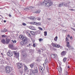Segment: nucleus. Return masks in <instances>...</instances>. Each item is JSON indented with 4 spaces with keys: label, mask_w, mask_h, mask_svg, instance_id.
Listing matches in <instances>:
<instances>
[{
    "label": "nucleus",
    "mask_w": 75,
    "mask_h": 75,
    "mask_svg": "<svg viewBox=\"0 0 75 75\" xmlns=\"http://www.w3.org/2000/svg\"><path fill=\"white\" fill-rule=\"evenodd\" d=\"M33 26H29L28 27V28H30V29H31V30H32V29H33Z\"/></svg>",
    "instance_id": "obj_33"
},
{
    "label": "nucleus",
    "mask_w": 75,
    "mask_h": 75,
    "mask_svg": "<svg viewBox=\"0 0 75 75\" xmlns=\"http://www.w3.org/2000/svg\"><path fill=\"white\" fill-rule=\"evenodd\" d=\"M36 25H41V23L40 22H38V23H36Z\"/></svg>",
    "instance_id": "obj_27"
},
{
    "label": "nucleus",
    "mask_w": 75,
    "mask_h": 75,
    "mask_svg": "<svg viewBox=\"0 0 75 75\" xmlns=\"http://www.w3.org/2000/svg\"><path fill=\"white\" fill-rule=\"evenodd\" d=\"M36 45H35V44L34 43L33 44V47H36Z\"/></svg>",
    "instance_id": "obj_44"
},
{
    "label": "nucleus",
    "mask_w": 75,
    "mask_h": 75,
    "mask_svg": "<svg viewBox=\"0 0 75 75\" xmlns=\"http://www.w3.org/2000/svg\"><path fill=\"white\" fill-rule=\"evenodd\" d=\"M39 42H41V41H43V39L42 38H40L39 39Z\"/></svg>",
    "instance_id": "obj_32"
},
{
    "label": "nucleus",
    "mask_w": 75,
    "mask_h": 75,
    "mask_svg": "<svg viewBox=\"0 0 75 75\" xmlns=\"http://www.w3.org/2000/svg\"><path fill=\"white\" fill-rule=\"evenodd\" d=\"M67 58L65 57L63 58V62H64V63H65V62H66V60H67Z\"/></svg>",
    "instance_id": "obj_21"
},
{
    "label": "nucleus",
    "mask_w": 75,
    "mask_h": 75,
    "mask_svg": "<svg viewBox=\"0 0 75 75\" xmlns=\"http://www.w3.org/2000/svg\"><path fill=\"white\" fill-rule=\"evenodd\" d=\"M6 61H9L8 60V58L6 57Z\"/></svg>",
    "instance_id": "obj_47"
},
{
    "label": "nucleus",
    "mask_w": 75,
    "mask_h": 75,
    "mask_svg": "<svg viewBox=\"0 0 75 75\" xmlns=\"http://www.w3.org/2000/svg\"><path fill=\"white\" fill-rule=\"evenodd\" d=\"M22 24L24 26H26V25H27V24L24 23H22Z\"/></svg>",
    "instance_id": "obj_34"
},
{
    "label": "nucleus",
    "mask_w": 75,
    "mask_h": 75,
    "mask_svg": "<svg viewBox=\"0 0 75 75\" xmlns=\"http://www.w3.org/2000/svg\"><path fill=\"white\" fill-rule=\"evenodd\" d=\"M70 39H71V40H72V36H71L70 37Z\"/></svg>",
    "instance_id": "obj_50"
},
{
    "label": "nucleus",
    "mask_w": 75,
    "mask_h": 75,
    "mask_svg": "<svg viewBox=\"0 0 75 75\" xmlns=\"http://www.w3.org/2000/svg\"><path fill=\"white\" fill-rule=\"evenodd\" d=\"M52 44L53 47H56V48H59L61 47V46L59 45L55 44L53 43H52Z\"/></svg>",
    "instance_id": "obj_5"
},
{
    "label": "nucleus",
    "mask_w": 75,
    "mask_h": 75,
    "mask_svg": "<svg viewBox=\"0 0 75 75\" xmlns=\"http://www.w3.org/2000/svg\"><path fill=\"white\" fill-rule=\"evenodd\" d=\"M1 42H2V43H3V44H5V43H6V40H5V39H3L2 40Z\"/></svg>",
    "instance_id": "obj_19"
},
{
    "label": "nucleus",
    "mask_w": 75,
    "mask_h": 75,
    "mask_svg": "<svg viewBox=\"0 0 75 75\" xmlns=\"http://www.w3.org/2000/svg\"><path fill=\"white\" fill-rule=\"evenodd\" d=\"M14 54H15L16 57L17 58H18V57H19V53L16 52L14 51Z\"/></svg>",
    "instance_id": "obj_8"
},
{
    "label": "nucleus",
    "mask_w": 75,
    "mask_h": 75,
    "mask_svg": "<svg viewBox=\"0 0 75 75\" xmlns=\"http://www.w3.org/2000/svg\"><path fill=\"white\" fill-rule=\"evenodd\" d=\"M58 70L59 71V72H62V68H61V66H59L58 69Z\"/></svg>",
    "instance_id": "obj_12"
},
{
    "label": "nucleus",
    "mask_w": 75,
    "mask_h": 75,
    "mask_svg": "<svg viewBox=\"0 0 75 75\" xmlns=\"http://www.w3.org/2000/svg\"><path fill=\"white\" fill-rule=\"evenodd\" d=\"M66 73H67V74L68 73V72H67V71L65 72Z\"/></svg>",
    "instance_id": "obj_61"
},
{
    "label": "nucleus",
    "mask_w": 75,
    "mask_h": 75,
    "mask_svg": "<svg viewBox=\"0 0 75 75\" xmlns=\"http://www.w3.org/2000/svg\"><path fill=\"white\" fill-rule=\"evenodd\" d=\"M6 31H7V29H6L5 28L2 30V32H3V33H6Z\"/></svg>",
    "instance_id": "obj_26"
},
{
    "label": "nucleus",
    "mask_w": 75,
    "mask_h": 75,
    "mask_svg": "<svg viewBox=\"0 0 75 75\" xmlns=\"http://www.w3.org/2000/svg\"><path fill=\"white\" fill-rule=\"evenodd\" d=\"M40 12H41V10H40V9H39V10H37V11H36L35 12V13H36L37 14H40Z\"/></svg>",
    "instance_id": "obj_17"
},
{
    "label": "nucleus",
    "mask_w": 75,
    "mask_h": 75,
    "mask_svg": "<svg viewBox=\"0 0 75 75\" xmlns=\"http://www.w3.org/2000/svg\"><path fill=\"white\" fill-rule=\"evenodd\" d=\"M38 52H41V50H39L38 51Z\"/></svg>",
    "instance_id": "obj_54"
},
{
    "label": "nucleus",
    "mask_w": 75,
    "mask_h": 75,
    "mask_svg": "<svg viewBox=\"0 0 75 75\" xmlns=\"http://www.w3.org/2000/svg\"><path fill=\"white\" fill-rule=\"evenodd\" d=\"M25 68L24 69V71H26V70H27L28 68H27V67L25 65L24 66Z\"/></svg>",
    "instance_id": "obj_25"
},
{
    "label": "nucleus",
    "mask_w": 75,
    "mask_h": 75,
    "mask_svg": "<svg viewBox=\"0 0 75 75\" xmlns=\"http://www.w3.org/2000/svg\"><path fill=\"white\" fill-rule=\"evenodd\" d=\"M35 73H37V72H38V70H37V69H35Z\"/></svg>",
    "instance_id": "obj_41"
},
{
    "label": "nucleus",
    "mask_w": 75,
    "mask_h": 75,
    "mask_svg": "<svg viewBox=\"0 0 75 75\" xmlns=\"http://www.w3.org/2000/svg\"><path fill=\"white\" fill-rule=\"evenodd\" d=\"M27 57V54H24L22 55V57L23 58H25Z\"/></svg>",
    "instance_id": "obj_23"
},
{
    "label": "nucleus",
    "mask_w": 75,
    "mask_h": 75,
    "mask_svg": "<svg viewBox=\"0 0 75 75\" xmlns=\"http://www.w3.org/2000/svg\"><path fill=\"white\" fill-rule=\"evenodd\" d=\"M19 38L20 39H21V40H23L24 38V37L22 35H20L19 36Z\"/></svg>",
    "instance_id": "obj_22"
},
{
    "label": "nucleus",
    "mask_w": 75,
    "mask_h": 75,
    "mask_svg": "<svg viewBox=\"0 0 75 75\" xmlns=\"http://www.w3.org/2000/svg\"><path fill=\"white\" fill-rule=\"evenodd\" d=\"M47 20H51V18H47Z\"/></svg>",
    "instance_id": "obj_58"
},
{
    "label": "nucleus",
    "mask_w": 75,
    "mask_h": 75,
    "mask_svg": "<svg viewBox=\"0 0 75 75\" xmlns=\"http://www.w3.org/2000/svg\"><path fill=\"white\" fill-rule=\"evenodd\" d=\"M7 54L8 56L11 57V56H13V53H12L11 51L9 50L8 52L7 53Z\"/></svg>",
    "instance_id": "obj_7"
},
{
    "label": "nucleus",
    "mask_w": 75,
    "mask_h": 75,
    "mask_svg": "<svg viewBox=\"0 0 75 75\" xmlns=\"http://www.w3.org/2000/svg\"><path fill=\"white\" fill-rule=\"evenodd\" d=\"M4 23H6V20H4Z\"/></svg>",
    "instance_id": "obj_55"
},
{
    "label": "nucleus",
    "mask_w": 75,
    "mask_h": 75,
    "mask_svg": "<svg viewBox=\"0 0 75 75\" xmlns=\"http://www.w3.org/2000/svg\"><path fill=\"white\" fill-rule=\"evenodd\" d=\"M6 37L7 35H2V38H5Z\"/></svg>",
    "instance_id": "obj_29"
},
{
    "label": "nucleus",
    "mask_w": 75,
    "mask_h": 75,
    "mask_svg": "<svg viewBox=\"0 0 75 75\" xmlns=\"http://www.w3.org/2000/svg\"><path fill=\"white\" fill-rule=\"evenodd\" d=\"M57 39H58V37L57 36H56L54 38V40L55 41H57Z\"/></svg>",
    "instance_id": "obj_28"
},
{
    "label": "nucleus",
    "mask_w": 75,
    "mask_h": 75,
    "mask_svg": "<svg viewBox=\"0 0 75 75\" xmlns=\"http://www.w3.org/2000/svg\"><path fill=\"white\" fill-rule=\"evenodd\" d=\"M30 75H35V74H34V73H32L30 74Z\"/></svg>",
    "instance_id": "obj_53"
},
{
    "label": "nucleus",
    "mask_w": 75,
    "mask_h": 75,
    "mask_svg": "<svg viewBox=\"0 0 75 75\" xmlns=\"http://www.w3.org/2000/svg\"><path fill=\"white\" fill-rule=\"evenodd\" d=\"M39 69L40 72H43L44 71V69H43V68H42V67H39Z\"/></svg>",
    "instance_id": "obj_18"
},
{
    "label": "nucleus",
    "mask_w": 75,
    "mask_h": 75,
    "mask_svg": "<svg viewBox=\"0 0 75 75\" xmlns=\"http://www.w3.org/2000/svg\"><path fill=\"white\" fill-rule=\"evenodd\" d=\"M9 46L10 47H11V48L13 47V45H9Z\"/></svg>",
    "instance_id": "obj_38"
},
{
    "label": "nucleus",
    "mask_w": 75,
    "mask_h": 75,
    "mask_svg": "<svg viewBox=\"0 0 75 75\" xmlns=\"http://www.w3.org/2000/svg\"><path fill=\"white\" fill-rule=\"evenodd\" d=\"M17 65L18 69H21L23 67V64L21 63H18Z\"/></svg>",
    "instance_id": "obj_3"
},
{
    "label": "nucleus",
    "mask_w": 75,
    "mask_h": 75,
    "mask_svg": "<svg viewBox=\"0 0 75 75\" xmlns=\"http://www.w3.org/2000/svg\"><path fill=\"white\" fill-rule=\"evenodd\" d=\"M57 56L56 54H51V57L52 58H55V57H57Z\"/></svg>",
    "instance_id": "obj_9"
},
{
    "label": "nucleus",
    "mask_w": 75,
    "mask_h": 75,
    "mask_svg": "<svg viewBox=\"0 0 75 75\" xmlns=\"http://www.w3.org/2000/svg\"><path fill=\"white\" fill-rule=\"evenodd\" d=\"M10 69H11V68L10 67H6V71L7 74H8V73L10 72Z\"/></svg>",
    "instance_id": "obj_4"
},
{
    "label": "nucleus",
    "mask_w": 75,
    "mask_h": 75,
    "mask_svg": "<svg viewBox=\"0 0 75 75\" xmlns=\"http://www.w3.org/2000/svg\"><path fill=\"white\" fill-rule=\"evenodd\" d=\"M71 29H72V30H73L74 31H75V29H74V28H72L71 27Z\"/></svg>",
    "instance_id": "obj_43"
},
{
    "label": "nucleus",
    "mask_w": 75,
    "mask_h": 75,
    "mask_svg": "<svg viewBox=\"0 0 75 75\" xmlns=\"http://www.w3.org/2000/svg\"><path fill=\"white\" fill-rule=\"evenodd\" d=\"M40 3V4H39L38 5H39V6H40V5H41V3H40V2H39Z\"/></svg>",
    "instance_id": "obj_62"
},
{
    "label": "nucleus",
    "mask_w": 75,
    "mask_h": 75,
    "mask_svg": "<svg viewBox=\"0 0 75 75\" xmlns=\"http://www.w3.org/2000/svg\"><path fill=\"white\" fill-rule=\"evenodd\" d=\"M66 54V53H65V51H64L61 53L62 55H63V56H64V55H65Z\"/></svg>",
    "instance_id": "obj_16"
},
{
    "label": "nucleus",
    "mask_w": 75,
    "mask_h": 75,
    "mask_svg": "<svg viewBox=\"0 0 75 75\" xmlns=\"http://www.w3.org/2000/svg\"><path fill=\"white\" fill-rule=\"evenodd\" d=\"M29 18L30 20H32L33 21H34V20H36V19L34 18V16H30L29 17Z\"/></svg>",
    "instance_id": "obj_10"
},
{
    "label": "nucleus",
    "mask_w": 75,
    "mask_h": 75,
    "mask_svg": "<svg viewBox=\"0 0 75 75\" xmlns=\"http://www.w3.org/2000/svg\"><path fill=\"white\" fill-rule=\"evenodd\" d=\"M10 40V39H7V38H6V43L7 44H8V43H9V42H10V40Z\"/></svg>",
    "instance_id": "obj_11"
},
{
    "label": "nucleus",
    "mask_w": 75,
    "mask_h": 75,
    "mask_svg": "<svg viewBox=\"0 0 75 75\" xmlns=\"http://www.w3.org/2000/svg\"><path fill=\"white\" fill-rule=\"evenodd\" d=\"M37 23L36 22H33V24L34 25H36Z\"/></svg>",
    "instance_id": "obj_42"
},
{
    "label": "nucleus",
    "mask_w": 75,
    "mask_h": 75,
    "mask_svg": "<svg viewBox=\"0 0 75 75\" xmlns=\"http://www.w3.org/2000/svg\"><path fill=\"white\" fill-rule=\"evenodd\" d=\"M46 68L47 69H48V65H47Z\"/></svg>",
    "instance_id": "obj_48"
},
{
    "label": "nucleus",
    "mask_w": 75,
    "mask_h": 75,
    "mask_svg": "<svg viewBox=\"0 0 75 75\" xmlns=\"http://www.w3.org/2000/svg\"><path fill=\"white\" fill-rule=\"evenodd\" d=\"M11 42H12L14 43V44H16V43L17 42V41H16V40H12Z\"/></svg>",
    "instance_id": "obj_24"
},
{
    "label": "nucleus",
    "mask_w": 75,
    "mask_h": 75,
    "mask_svg": "<svg viewBox=\"0 0 75 75\" xmlns=\"http://www.w3.org/2000/svg\"><path fill=\"white\" fill-rule=\"evenodd\" d=\"M38 29L41 31H42V28H40V27H39Z\"/></svg>",
    "instance_id": "obj_37"
},
{
    "label": "nucleus",
    "mask_w": 75,
    "mask_h": 75,
    "mask_svg": "<svg viewBox=\"0 0 75 75\" xmlns=\"http://www.w3.org/2000/svg\"><path fill=\"white\" fill-rule=\"evenodd\" d=\"M3 8H0V9H3Z\"/></svg>",
    "instance_id": "obj_63"
},
{
    "label": "nucleus",
    "mask_w": 75,
    "mask_h": 75,
    "mask_svg": "<svg viewBox=\"0 0 75 75\" xmlns=\"http://www.w3.org/2000/svg\"><path fill=\"white\" fill-rule=\"evenodd\" d=\"M63 5L64 3H63L60 4H59L57 5V7H62V6Z\"/></svg>",
    "instance_id": "obj_13"
},
{
    "label": "nucleus",
    "mask_w": 75,
    "mask_h": 75,
    "mask_svg": "<svg viewBox=\"0 0 75 75\" xmlns=\"http://www.w3.org/2000/svg\"><path fill=\"white\" fill-rule=\"evenodd\" d=\"M45 3V5L47 6L48 7H50L51 6V2L50 1V0H45V2L41 3V5H44V4Z\"/></svg>",
    "instance_id": "obj_1"
},
{
    "label": "nucleus",
    "mask_w": 75,
    "mask_h": 75,
    "mask_svg": "<svg viewBox=\"0 0 75 75\" xmlns=\"http://www.w3.org/2000/svg\"><path fill=\"white\" fill-rule=\"evenodd\" d=\"M30 33L32 34L33 35V34H34V32L33 31H30Z\"/></svg>",
    "instance_id": "obj_39"
},
{
    "label": "nucleus",
    "mask_w": 75,
    "mask_h": 75,
    "mask_svg": "<svg viewBox=\"0 0 75 75\" xmlns=\"http://www.w3.org/2000/svg\"><path fill=\"white\" fill-rule=\"evenodd\" d=\"M66 41H68V38H66Z\"/></svg>",
    "instance_id": "obj_45"
},
{
    "label": "nucleus",
    "mask_w": 75,
    "mask_h": 75,
    "mask_svg": "<svg viewBox=\"0 0 75 75\" xmlns=\"http://www.w3.org/2000/svg\"><path fill=\"white\" fill-rule=\"evenodd\" d=\"M30 9L29 8H25L24 9V10H26V11H27L28 10H29Z\"/></svg>",
    "instance_id": "obj_36"
},
{
    "label": "nucleus",
    "mask_w": 75,
    "mask_h": 75,
    "mask_svg": "<svg viewBox=\"0 0 75 75\" xmlns=\"http://www.w3.org/2000/svg\"><path fill=\"white\" fill-rule=\"evenodd\" d=\"M68 68H70V67H69V66H68Z\"/></svg>",
    "instance_id": "obj_60"
},
{
    "label": "nucleus",
    "mask_w": 75,
    "mask_h": 75,
    "mask_svg": "<svg viewBox=\"0 0 75 75\" xmlns=\"http://www.w3.org/2000/svg\"><path fill=\"white\" fill-rule=\"evenodd\" d=\"M30 67H31V68H33L34 67V63H32V64H31L30 65Z\"/></svg>",
    "instance_id": "obj_20"
},
{
    "label": "nucleus",
    "mask_w": 75,
    "mask_h": 75,
    "mask_svg": "<svg viewBox=\"0 0 75 75\" xmlns=\"http://www.w3.org/2000/svg\"><path fill=\"white\" fill-rule=\"evenodd\" d=\"M72 11H74V10L73 9H70Z\"/></svg>",
    "instance_id": "obj_56"
},
{
    "label": "nucleus",
    "mask_w": 75,
    "mask_h": 75,
    "mask_svg": "<svg viewBox=\"0 0 75 75\" xmlns=\"http://www.w3.org/2000/svg\"><path fill=\"white\" fill-rule=\"evenodd\" d=\"M67 47H68V48H70V49H72V50H73V49H74V48H73V47H72L70 46V45H69V42H67Z\"/></svg>",
    "instance_id": "obj_6"
},
{
    "label": "nucleus",
    "mask_w": 75,
    "mask_h": 75,
    "mask_svg": "<svg viewBox=\"0 0 75 75\" xmlns=\"http://www.w3.org/2000/svg\"><path fill=\"white\" fill-rule=\"evenodd\" d=\"M9 17H11V15H9Z\"/></svg>",
    "instance_id": "obj_51"
},
{
    "label": "nucleus",
    "mask_w": 75,
    "mask_h": 75,
    "mask_svg": "<svg viewBox=\"0 0 75 75\" xmlns=\"http://www.w3.org/2000/svg\"><path fill=\"white\" fill-rule=\"evenodd\" d=\"M20 44L21 45H25V44H26V43H25V42H20Z\"/></svg>",
    "instance_id": "obj_15"
},
{
    "label": "nucleus",
    "mask_w": 75,
    "mask_h": 75,
    "mask_svg": "<svg viewBox=\"0 0 75 75\" xmlns=\"http://www.w3.org/2000/svg\"><path fill=\"white\" fill-rule=\"evenodd\" d=\"M75 7V6H74V7H72V8H74Z\"/></svg>",
    "instance_id": "obj_64"
},
{
    "label": "nucleus",
    "mask_w": 75,
    "mask_h": 75,
    "mask_svg": "<svg viewBox=\"0 0 75 75\" xmlns=\"http://www.w3.org/2000/svg\"><path fill=\"white\" fill-rule=\"evenodd\" d=\"M44 34L45 36H47V32L46 31H45L44 32Z\"/></svg>",
    "instance_id": "obj_30"
},
{
    "label": "nucleus",
    "mask_w": 75,
    "mask_h": 75,
    "mask_svg": "<svg viewBox=\"0 0 75 75\" xmlns=\"http://www.w3.org/2000/svg\"><path fill=\"white\" fill-rule=\"evenodd\" d=\"M29 8H33V7L32 6H30L29 7Z\"/></svg>",
    "instance_id": "obj_49"
},
{
    "label": "nucleus",
    "mask_w": 75,
    "mask_h": 75,
    "mask_svg": "<svg viewBox=\"0 0 75 75\" xmlns=\"http://www.w3.org/2000/svg\"><path fill=\"white\" fill-rule=\"evenodd\" d=\"M27 35L29 37H30L31 36V34H30L29 33H28Z\"/></svg>",
    "instance_id": "obj_31"
},
{
    "label": "nucleus",
    "mask_w": 75,
    "mask_h": 75,
    "mask_svg": "<svg viewBox=\"0 0 75 75\" xmlns=\"http://www.w3.org/2000/svg\"><path fill=\"white\" fill-rule=\"evenodd\" d=\"M67 36H68V37H70V35H67Z\"/></svg>",
    "instance_id": "obj_57"
},
{
    "label": "nucleus",
    "mask_w": 75,
    "mask_h": 75,
    "mask_svg": "<svg viewBox=\"0 0 75 75\" xmlns=\"http://www.w3.org/2000/svg\"><path fill=\"white\" fill-rule=\"evenodd\" d=\"M48 62V60L47 59H46L45 61V63L43 64L44 67H45L46 66V64Z\"/></svg>",
    "instance_id": "obj_14"
},
{
    "label": "nucleus",
    "mask_w": 75,
    "mask_h": 75,
    "mask_svg": "<svg viewBox=\"0 0 75 75\" xmlns=\"http://www.w3.org/2000/svg\"><path fill=\"white\" fill-rule=\"evenodd\" d=\"M68 3H70V2L69 1L68 3H67V4H68Z\"/></svg>",
    "instance_id": "obj_59"
},
{
    "label": "nucleus",
    "mask_w": 75,
    "mask_h": 75,
    "mask_svg": "<svg viewBox=\"0 0 75 75\" xmlns=\"http://www.w3.org/2000/svg\"><path fill=\"white\" fill-rule=\"evenodd\" d=\"M28 39L26 37H24L22 40L26 44H28Z\"/></svg>",
    "instance_id": "obj_2"
},
{
    "label": "nucleus",
    "mask_w": 75,
    "mask_h": 75,
    "mask_svg": "<svg viewBox=\"0 0 75 75\" xmlns=\"http://www.w3.org/2000/svg\"><path fill=\"white\" fill-rule=\"evenodd\" d=\"M30 45H31V44H28V45H27V47H30Z\"/></svg>",
    "instance_id": "obj_46"
},
{
    "label": "nucleus",
    "mask_w": 75,
    "mask_h": 75,
    "mask_svg": "<svg viewBox=\"0 0 75 75\" xmlns=\"http://www.w3.org/2000/svg\"><path fill=\"white\" fill-rule=\"evenodd\" d=\"M31 24H34V22H32L31 23Z\"/></svg>",
    "instance_id": "obj_52"
},
{
    "label": "nucleus",
    "mask_w": 75,
    "mask_h": 75,
    "mask_svg": "<svg viewBox=\"0 0 75 75\" xmlns=\"http://www.w3.org/2000/svg\"><path fill=\"white\" fill-rule=\"evenodd\" d=\"M32 30H35V27H34V26H33Z\"/></svg>",
    "instance_id": "obj_40"
},
{
    "label": "nucleus",
    "mask_w": 75,
    "mask_h": 75,
    "mask_svg": "<svg viewBox=\"0 0 75 75\" xmlns=\"http://www.w3.org/2000/svg\"><path fill=\"white\" fill-rule=\"evenodd\" d=\"M36 18L37 20H38L39 21L41 20V18Z\"/></svg>",
    "instance_id": "obj_35"
}]
</instances>
